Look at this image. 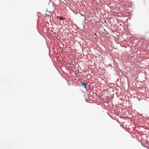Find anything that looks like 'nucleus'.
I'll return each mask as SVG.
<instances>
[{
    "instance_id": "f257e3e1",
    "label": "nucleus",
    "mask_w": 149,
    "mask_h": 149,
    "mask_svg": "<svg viewBox=\"0 0 149 149\" xmlns=\"http://www.w3.org/2000/svg\"><path fill=\"white\" fill-rule=\"evenodd\" d=\"M82 84V86H84V87L86 89H87V84L84 83V82H82L81 81V82Z\"/></svg>"
},
{
    "instance_id": "f03ea898",
    "label": "nucleus",
    "mask_w": 149,
    "mask_h": 149,
    "mask_svg": "<svg viewBox=\"0 0 149 149\" xmlns=\"http://www.w3.org/2000/svg\"><path fill=\"white\" fill-rule=\"evenodd\" d=\"M59 18L60 20H62L63 19V17H59Z\"/></svg>"
}]
</instances>
